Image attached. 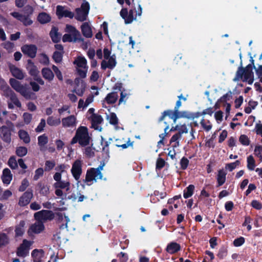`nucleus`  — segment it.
Here are the masks:
<instances>
[{
    "label": "nucleus",
    "mask_w": 262,
    "mask_h": 262,
    "mask_svg": "<svg viewBox=\"0 0 262 262\" xmlns=\"http://www.w3.org/2000/svg\"><path fill=\"white\" fill-rule=\"evenodd\" d=\"M250 63L248 64L245 68L243 67L242 61H241L240 66L238 68L235 74V76L233 78L234 81H238L240 79L244 82H248V84H251L254 81V74L252 69L256 68L254 65V60L252 56L250 59Z\"/></svg>",
    "instance_id": "1"
},
{
    "label": "nucleus",
    "mask_w": 262,
    "mask_h": 262,
    "mask_svg": "<svg viewBox=\"0 0 262 262\" xmlns=\"http://www.w3.org/2000/svg\"><path fill=\"white\" fill-rule=\"evenodd\" d=\"M90 140L91 137L89 134L88 127L80 126L77 129L75 135L71 141V144L78 143L81 146L85 147L90 144Z\"/></svg>",
    "instance_id": "2"
},
{
    "label": "nucleus",
    "mask_w": 262,
    "mask_h": 262,
    "mask_svg": "<svg viewBox=\"0 0 262 262\" xmlns=\"http://www.w3.org/2000/svg\"><path fill=\"white\" fill-rule=\"evenodd\" d=\"M9 83L15 91L19 93L26 99H30L35 95V94L29 90L27 86L21 84L19 81L14 78H10Z\"/></svg>",
    "instance_id": "3"
},
{
    "label": "nucleus",
    "mask_w": 262,
    "mask_h": 262,
    "mask_svg": "<svg viewBox=\"0 0 262 262\" xmlns=\"http://www.w3.org/2000/svg\"><path fill=\"white\" fill-rule=\"evenodd\" d=\"M166 116H168L172 120L171 124H173L176 123L177 120L179 118H185L189 119V112L187 111L180 112L179 110L177 111L168 110L163 112L161 116L159 119V122L164 120Z\"/></svg>",
    "instance_id": "4"
},
{
    "label": "nucleus",
    "mask_w": 262,
    "mask_h": 262,
    "mask_svg": "<svg viewBox=\"0 0 262 262\" xmlns=\"http://www.w3.org/2000/svg\"><path fill=\"white\" fill-rule=\"evenodd\" d=\"M34 219L36 221L42 222L51 221L54 219L55 214L52 211L48 210H42L34 213Z\"/></svg>",
    "instance_id": "5"
},
{
    "label": "nucleus",
    "mask_w": 262,
    "mask_h": 262,
    "mask_svg": "<svg viewBox=\"0 0 262 262\" xmlns=\"http://www.w3.org/2000/svg\"><path fill=\"white\" fill-rule=\"evenodd\" d=\"M21 51L24 55L31 58H34L36 56L37 47L33 44H26L21 46Z\"/></svg>",
    "instance_id": "6"
},
{
    "label": "nucleus",
    "mask_w": 262,
    "mask_h": 262,
    "mask_svg": "<svg viewBox=\"0 0 262 262\" xmlns=\"http://www.w3.org/2000/svg\"><path fill=\"white\" fill-rule=\"evenodd\" d=\"M31 243L27 239H24L23 243L17 248L16 255L19 257H25L29 254Z\"/></svg>",
    "instance_id": "7"
},
{
    "label": "nucleus",
    "mask_w": 262,
    "mask_h": 262,
    "mask_svg": "<svg viewBox=\"0 0 262 262\" xmlns=\"http://www.w3.org/2000/svg\"><path fill=\"white\" fill-rule=\"evenodd\" d=\"M33 196V190L31 189H28L19 198L18 205L20 207H24L28 205Z\"/></svg>",
    "instance_id": "8"
},
{
    "label": "nucleus",
    "mask_w": 262,
    "mask_h": 262,
    "mask_svg": "<svg viewBox=\"0 0 262 262\" xmlns=\"http://www.w3.org/2000/svg\"><path fill=\"white\" fill-rule=\"evenodd\" d=\"M82 161L76 160L72 164L71 173L74 179L78 181L82 173Z\"/></svg>",
    "instance_id": "9"
},
{
    "label": "nucleus",
    "mask_w": 262,
    "mask_h": 262,
    "mask_svg": "<svg viewBox=\"0 0 262 262\" xmlns=\"http://www.w3.org/2000/svg\"><path fill=\"white\" fill-rule=\"evenodd\" d=\"M134 10L130 9L129 11L127 8H122L120 12V15L124 19L126 24H129L133 22L136 18L134 17Z\"/></svg>",
    "instance_id": "10"
},
{
    "label": "nucleus",
    "mask_w": 262,
    "mask_h": 262,
    "mask_svg": "<svg viewBox=\"0 0 262 262\" xmlns=\"http://www.w3.org/2000/svg\"><path fill=\"white\" fill-rule=\"evenodd\" d=\"M56 14L59 19L63 17L73 18L74 16L73 12L65 9L63 6L60 5H58L56 7Z\"/></svg>",
    "instance_id": "11"
},
{
    "label": "nucleus",
    "mask_w": 262,
    "mask_h": 262,
    "mask_svg": "<svg viewBox=\"0 0 262 262\" xmlns=\"http://www.w3.org/2000/svg\"><path fill=\"white\" fill-rule=\"evenodd\" d=\"M11 129L7 126L3 125L0 127V136L4 142L10 143L11 141Z\"/></svg>",
    "instance_id": "12"
},
{
    "label": "nucleus",
    "mask_w": 262,
    "mask_h": 262,
    "mask_svg": "<svg viewBox=\"0 0 262 262\" xmlns=\"http://www.w3.org/2000/svg\"><path fill=\"white\" fill-rule=\"evenodd\" d=\"M98 171L95 169V168H90L86 171L85 182H90L93 180L96 181L97 179H99V174L98 173Z\"/></svg>",
    "instance_id": "13"
},
{
    "label": "nucleus",
    "mask_w": 262,
    "mask_h": 262,
    "mask_svg": "<svg viewBox=\"0 0 262 262\" xmlns=\"http://www.w3.org/2000/svg\"><path fill=\"white\" fill-rule=\"evenodd\" d=\"M66 31L71 33L74 38V42L77 41H83V39L81 37L80 33L75 27L67 25L66 28Z\"/></svg>",
    "instance_id": "14"
},
{
    "label": "nucleus",
    "mask_w": 262,
    "mask_h": 262,
    "mask_svg": "<svg viewBox=\"0 0 262 262\" xmlns=\"http://www.w3.org/2000/svg\"><path fill=\"white\" fill-rule=\"evenodd\" d=\"M91 120L92 127L95 130H101L102 128L100 127L99 129L98 125L101 124L103 121L102 117L99 114L92 115L90 117Z\"/></svg>",
    "instance_id": "15"
},
{
    "label": "nucleus",
    "mask_w": 262,
    "mask_h": 262,
    "mask_svg": "<svg viewBox=\"0 0 262 262\" xmlns=\"http://www.w3.org/2000/svg\"><path fill=\"white\" fill-rule=\"evenodd\" d=\"M27 69L28 71L29 74L33 78L36 77L39 74V72L37 67L31 59L27 60Z\"/></svg>",
    "instance_id": "16"
},
{
    "label": "nucleus",
    "mask_w": 262,
    "mask_h": 262,
    "mask_svg": "<svg viewBox=\"0 0 262 262\" xmlns=\"http://www.w3.org/2000/svg\"><path fill=\"white\" fill-rule=\"evenodd\" d=\"M76 118L71 115L62 119V124L64 127H73L76 125Z\"/></svg>",
    "instance_id": "17"
},
{
    "label": "nucleus",
    "mask_w": 262,
    "mask_h": 262,
    "mask_svg": "<svg viewBox=\"0 0 262 262\" xmlns=\"http://www.w3.org/2000/svg\"><path fill=\"white\" fill-rule=\"evenodd\" d=\"M51 19V15L45 12L39 13L37 17V20L41 25L50 23Z\"/></svg>",
    "instance_id": "18"
},
{
    "label": "nucleus",
    "mask_w": 262,
    "mask_h": 262,
    "mask_svg": "<svg viewBox=\"0 0 262 262\" xmlns=\"http://www.w3.org/2000/svg\"><path fill=\"white\" fill-rule=\"evenodd\" d=\"M181 250V246L176 242H171L166 247V251L169 254H172Z\"/></svg>",
    "instance_id": "19"
},
{
    "label": "nucleus",
    "mask_w": 262,
    "mask_h": 262,
    "mask_svg": "<svg viewBox=\"0 0 262 262\" xmlns=\"http://www.w3.org/2000/svg\"><path fill=\"white\" fill-rule=\"evenodd\" d=\"M50 36L54 43H57L60 40L61 34L58 32V28L57 27L53 26L52 27Z\"/></svg>",
    "instance_id": "20"
},
{
    "label": "nucleus",
    "mask_w": 262,
    "mask_h": 262,
    "mask_svg": "<svg viewBox=\"0 0 262 262\" xmlns=\"http://www.w3.org/2000/svg\"><path fill=\"white\" fill-rule=\"evenodd\" d=\"M10 70L13 76L15 77L16 79L19 80L24 79L25 77L24 74L20 69L12 65L10 67Z\"/></svg>",
    "instance_id": "21"
},
{
    "label": "nucleus",
    "mask_w": 262,
    "mask_h": 262,
    "mask_svg": "<svg viewBox=\"0 0 262 262\" xmlns=\"http://www.w3.org/2000/svg\"><path fill=\"white\" fill-rule=\"evenodd\" d=\"M56 215L57 216L56 220L57 222L58 223H61L63 220V218L65 219V223H62L59 226V228L60 229H63L64 228H68V223L70 222V219L68 216H66L65 214L64 215V217L63 216V214L60 212H57L56 213Z\"/></svg>",
    "instance_id": "22"
},
{
    "label": "nucleus",
    "mask_w": 262,
    "mask_h": 262,
    "mask_svg": "<svg viewBox=\"0 0 262 262\" xmlns=\"http://www.w3.org/2000/svg\"><path fill=\"white\" fill-rule=\"evenodd\" d=\"M30 229L35 234L40 233L45 229V226L43 222L41 221H36V223L31 225Z\"/></svg>",
    "instance_id": "23"
},
{
    "label": "nucleus",
    "mask_w": 262,
    "mask_h": 262,
    "mask_svg": "<svg viewBox=\"0 0 262 262\" xmlns=\"http://www.w3.org/2000/svg\"><path fill=\"white\" fill-rule=\"evenodd\" d=\"M81 32L86 38H91L93 36L92 29L88 23H84L81 26Z\"/></svg>",
    "instance_id": "24"
},
{
    "label": "nucleus",
    "mask_w": 262,
    "mask_h": 262,
    "mask_svg": "<svg viewBox=\"0 0 262 262\" xmlns=\"http://www.w3.org/2000/svg\"><path fill=\"white\" fill-rule=\"evenodd\" d=\"M2 179L4 184L7 185L10 184L12 179V174L9 168H6L3 169Z\"/></svg>",
    "instance_id": "25"
},
{
    "label": "nucleus",
    "mask_w": 262,
    "mask_h": 262,
    "mask_svg": "<svg viewBox=\"0 0 262 262\" xmlns=\"http://www.w3.org/2000/svg\"><path fill=\"white\" fill-rule=\"evenodd\" d=\"M41 74L44 79L49 82L52 81L54 78V74L49 68H43L41 70Z\"/></svg>",
    "instance_id": "26"
},
{
    "label": "nucleus",
    "mask_w": 262,
    "mask_h": 262,
    "mask_svg": "<svg viewBox=\"0 0 262 262\" xmlns=\"http://www.w3.org/2000/svg\"><path fill=\"white\" fill-rule=\"evenodd\" d=\"M226 174V172L224 171L223 169H220L218 171V173L216 177L217 187L221 186L225 183Z\"/></svg>",
    "instance_id": "27"
},
{
    "label": "nucleus",
    "mask_w": 262,
    "mask_h": 262,
    "mask_svg": "<svg viewBox=\"0 0 262 262\" xmlns=\"http://www.w3.org/2000/svg\"><path fill=\"white\" fill-rule=\"evenodd\" d=\"M118 98V93L116 92H113L108 93L104 99V101L108 104H114Z\"/></svg>",
    "instance_id": "28"
},
{
    "label": "nucleus",
    "mask_w": 262,
    "mask_h": 262,
    "mask_svg": "<svg viewBox=\"0 0 262 262\" xmlns=\"http://www.w3.org/2000/svg\"><path fill=\"white\" fill-rule=\"evenodd\" d=\"M25 225V222L24 220H21L19 222L18 225L15 226V234L16 237L21 236L24 233V227Z\"/></svg>",
    "instance_id": "29"
},
{
    "label": "nucleus",
    "mask_w": 262,
    "mask_h": 262,
    "mask_svg": "<svg viewBox=\"0 0 262 262\" xmlns=\"http://www.w3.org/2000/svg\"><path fill=\"white\" fill-rule=\"evenodd\" d=\"M0 89L3 92V95L7 98H9L15 93L7 84L6 82L0 86Z\"/></svg>",
    "instance_id": "30"
},
{
    "label": "nucleus",
    "mask_w": 262,
    "mask_h": 262,
    "mask_svg": "<svg viewBox=\"0 0 262 262\" xmlns=\"http://www.w3.org/2000/svg\"><path fill=\"white\" fill-rule=\"evenodd\" d=\"M79 68H87V61L84 57L78 56L73 62Z\"/></svg>",
    "instance_id": "31"
},
{
    "label": "nucleus",
    "mask_w": 262,
    "mask_h": 262,
    "mask_svg": "<svg viewBox=\"0 0 262 262\" xmlns=\"http://www.w3.org/2000/svg\"><path fill=\"white\" fill-rule=\"evenodd\" d=\"M43 253L42 249H35L32 251L31 255L34 262H40L41 258V254Z\"/></svg>",
    "instance_id": "32"
},
{
    "label": "nucleus",
    "mask_w": 262,
    "mask_h": 262,
    "mask_svg": "<svg viewBox=\"0 0 262 262\" xmlns=\"http://www.w3.org/2000/svg\"><path fill=\"white\" fill-rule=\"evenodd\" d=\"M195 187L193 185H189L184 190L183 196L185 199H188L191 197L194 192Z\"/></svg>",
    "instance_id": "33"
},
{
    "label": "nucleus",
    "mask_w": 262,
    "mask_h": 262,
    "mask_svg": "<svg viewBox=\"0 0 262 262\" xmlns=\"http://www.w3.org/2000/svg\"><path fill=\"white\" fill-rule=\"evenodd\" d=\"M37 186L39 188V193L44 196H47L49 193V187L47 185H45L41 182H39L37 184Z\"/></svg>",
    "instance_id": "34"
},
{
    "label": "nucleus",
    "mask_w": 262,
    "mask_h": 262,
    "mask_svg": "<svg viewBox=\"0 0 262 262\" xmlns=\"http://www.w3.org/2000/svg\"><path fill=\"white\" fill-rule=\"evenodd\" d=\"M18 136L25 143H29L30 142V138L28 132L24 130H19Z\"/></svg>",
    "instance_id": "35"
},
{
    "label": "nucleus",
    "mask_w": 262,
    "mask_h": 262,
    "mask_svg": "<svg viewBox=\"0 0 262 262\" xmlns=\"http://www.w3.org/2000/svg\"><path fill=\"white\" fill-rule=\"evenodd\" d=\"M247 168L251 171L254 170L256 166L255 160L252 155L249 156L247 158Z\"/></svg>",
    "instance_id": "36"
},
{
    "label": "nucleus",
    "mask_w": 262,
    "mask_h": 262,
    "mask_svg": "<svg viewBox=\"0 0 262 262\" xmlns=\"http://www.w3.org/2000/svg\"><path fill=\"white\" fill-rule=\"evenodd\" d=\"M75 12L76 14L75 18L76 20L80 21H84L86 19L88 15L84 16V13L80 10V8H76Z\"/></svg>",
    "instance_id": "37"
},
{
    "label": "nucleus",
    "mask_w": 262,
    "mask_h": 262,
    "mask_svg": "<svg viewBox=\"0 0 262 262\" xmlns=\"http://www.w3.org/2000/svg\"><path fill=\"white\" fill-rule=\"evenodd\" d=\"M232 98V93L231 91H228L226 94L222 96L219 100L218 102L226 104Z\"/></svg>",
    "instance_id": "38"
},
{
    "label": "nucleus",
    "mask_w": 262,
    "mask_h": 262,
    "mask_svg": "<svg viewBox=\"0 0 262 262\" xmlns=\"http://www.w3.org/2000/svg\"><path fill=\"white\" fill-rule=\"evenodd\" d=\"M101 144L103 145L102 147V154L104 155L105 158L110 157V149H109V143L108 141H102Z\"/></svg>",
    "instance_id": "39"
},
{
    "label": "nucleus",
    "mask_w": 262,
    "mask_h": 262,
    "mask_svg": "<svg viewBox=\"0 0 262 262\" xmlns=\"http://www.w3.org/2000/svg\"><path fill=\"white\" fill-rule=\"evenodd\" d=\"M70 183L69 182H64L60 181L54 184V187L56 188L64 189L67 188V190L69 189Z\"/></svg>",
    "instance_id": "40"
},
{
    "label": "nucleus",
    "mask_w": 262,
    "mask_h": 262,
    "mask_svg": "<svg viewBox=\"0 0 262 262\" xmlns=\"http://www.w3.org/2000/svg\"><path fill=\"white\" fill-rule=\"evenodd\" d=\"M63 57V52H60L57 51L53 53L52 58L55 62L58 63L62 61Z\"/></svg>",
    "instance_id": "41"
},
{
    "label": "nucleus",
    "mask_w": 262,
    "mask_h": 262,
    "mask_svg": "<svg viewBox=\"0 0 262 262\" xmlns=\"http://www.w3.org/2000/svg\"><path fill=\"white\" fill-rule=\"evenodd\" d=\"M56 165L54 160H47L45 161L44 170L45 171H50L55 167Z\"/></svg>",
    "instance_id": "42"
},
{
    "label": "nucleus",
    "mask_w": 262,
    "mask_h": 262,
    "mask_svg": "<svg viewBox=\"0 0 262 262\" xmlns=\"http://www.w3.org/2000/svg\"><path fill=\"white\" fill-rule=\"evenodd\" d=\"M47 124L50 126H57L61 123L60 119H55L53 116H50L48 118Z\"/></svg>",
    "instance_id": "43"
},
{
    "label": "nucleus",
    "mask_w": 262,
    "mask_h": 262,
    "mask_svg": "<svg viewBox=\"0 0 262 262\" xmlns=\"http://www.w3.org/2000/svg\"><path fill=\"white\" fill-rule=\"evenodd\" d=\"M48 142V138L46 134H43L38 137V144L40 147L45 146Z\"/></svg>",
    "instance_id": "44"
},
{
    "label": "nucleus",
    "mask_w": 262,
    "mask_h": 262,
    "mask_svg": "<svg viewBox=\"0 0 262 262\" xmlns=\"http://www.w3.org/2000/svg\"><path fill=\"white\" fill-rule=\"evenodd\" d=\"M27 148L24 146L17 147L15 151L16 155L19 157H24L27 155Z\"/></svg>",
    "instance_id": "45"
},
{
    "label": "nucleus",
    "mask_w": 262,
    "mask_h": 262,
    "mask_svg": "<svg viewBox=\"0 0 262 262\" xmlns=\"http://www.w3.org/2000/svg\"><path fill=\"white\" fill-rule=\"evenodd\" d=\"M8 164L12 169H14L18 167V163L14 156L10 157V158L9 159Z\"/></svg>",
    "instance_id": "46"
},
{
    "label": "nucleus",
    "mask_w": 262,
    "mask_h": 262,
    "mask_svg": "<svg viewBox=\"0 0 262 262\" xmlns=\"http://www.w3.org/2000/svg\"><path fill=\"white\" fill-rule=\"evenodd\" d=\"M9 243V238L6 233L0 234V248Z\"/></svg>",
    "instance_id": "47"
},
{
    "label": "nucleus",
    "mask_w": 262,
    "mask_h": 262,
    "mask_svg": "<svg viewBox=\"0 0 262 262\" xmlns=\"http://www.w3.org/2000/svg\"><path fill=\"white\" fill-rule=\"evenodd\" d=\"M239 142L244 146H248L250 141L248 136L246 135H242L239 138Z\"/></svg>",
    "instance_id": "48"
},
{
    "label": "nucleus",
    "mask_w": 262,
    "mask_h": 262,
    "mask_svg": "<svg viewBox=\"0 0 262 262\" xmlns=\"http://www.w3.org/2000/svg\"><path fill=\"white\" fill-rule=\"evenodd\" d=\"M107 63L108 64V66H109V69H113L116 64H117V62L116 61V56L115 54H113V55H112L108 59V61H107Z\"/></svg>",
    "instance_id": "49"
},
{
    "label": "nucleus",
    "mask_w": 262,
    "mask_h": 262,
    "mask_svg": "<svg viewBox=\"0 0 262 262\" xmlns=\"http://www.w3.org/2000/svg\"><path fill=\"white\" fill-rule=\"evenodd\" d=\"M254 154L260 162L262 161V145H256L254 150Z\"/></svg>",
    "instance_id": "50"
},
{
    "label": "nucleus",
    "mask_w": 262,
    "mask_h": 262,
    "mask_svg": "<svg viewBox=\"0 0 262 262\" xmlns=\"http://www.w3.org/2000/svg\"><path fill=\"white\" fill-rule=\"evenodd\" d=\"M165 160L159 157L157 159L156 162V168L157 170H160L162 168H163L165 165Z\"/></svg>",
    "instance_id": "51"
},
{
    "label": "nucleus",
    "mask_w": 262,
    "mask_h": 262,
    "mask_svg": "<svg viewBox=\"0 0 262 262\" xmlns=\"http://www.w3.org/2000/svg\"><path fill=\"white\" fill-rule=\"evenodd\" d=\"M52 68L58 79L62 81L63 80L62 74L58 68L55 65H53Z\"/></svg>",
    "instance_id": "52"
},
{
    "label": "nucleus",
    "mask_w": 262,
    "mask_h": 262,
    "mask_svg": "<svg viewBox=\"0 0 262 262\" xmlns=\"http://www.w3.org/2000/svg\"><path fill=\"white\" fill-rule=\"evenodd\" d=\"M85 90V84L84 83L83 81H81V85L80 88L75 89L74 91L76 94L79 96H82Z\"/></svg>",
    "instance_id": "53"
},
{
    "label": "nucleus",
    "mask_w": 262,
    "mask_h": 262,
    "mask_svg": "<svg viewBox=\"0 0 262 262\" xmlns=\"http://www.w3.org/2000/svg\"><path fill=\"white\" fill-rule=\"evenodd\" d=\"M44 169L42 168H38L35 171V174L33 177V180L37 181L39 179L40 177L43 175Z\"/></svg>",
    "instance_id": "54"
},
{
    "label": "nucleus",
    "mask_w": 262,
    "mask_h": 262,
    "mask_svg": "<svg viewBox=\"0 0 262 262\" xmlns=\"http://www.w3.org/2000/svg\"><path fill=\"white\" fill-rule=\"evenodd\" d=\"M228 254V250L226 248L222 247L220 249L217 256L220 259H223L226 257Z\"/></svg>",
    "instance_id": "55"
},
{
    "label": "nucleus",
    "mask_w": 262,
    "mask_h": 262,
    "mask_svg": "<svg viewBox=\"0 0 262 262\" xmlns=\"http://www.w3.org/2000/svg\"><path fill=\"white\" fill-rule=\"evenodd\" d=\"M189 161L188 159L185 157H183L180 160V164L181 166V168L182 170H185L187 169Z\"/></svg>",
    "instance_id": "56"
},
{
    "label": "nucleus",
    "mask_w": 262,
    "mask_h": 262,
    "mask_svg": "<svg viewBox=\"0 0 262 262\" xmlns=\"http://www.w3.org/2000/svg\"><path fill=\"white\" fill-rule=\"evenodd\" d=\"M11 102L15 105L18 107H21V104L20 102L19 101L17 97V96L15 93L13 94L11 97H9Z\"/></svg>",
    "instance_id": "57"
},
{
    "label": "nucleus",
    "mask_w": 262,
    "mask_h": 262,
    "mask_svg": "<svg viewBox=\"0 0 262 262\" xmlns=\"http://www.w3.org/2000/svg\"><path fill=\"white\" fill-rule=\"evenodd\" d=\"M20 21L22 22L23 25L26 26H30L33 23V21L30 19L29 15L27 16L23 15Z\"/></svg>",
    "instance_id": "58"
},
{
    "label": "nucleus",
    "mask_w": 262,
    "mask_h": 262,
    "mask_svg": "<svg viewBox=\"0 0 262 262\" xmlns=\"http://www.w3.org/2000/svg\"><path fill=\"white\" fill-rule=\"evenodd\" d=\"M29 183L28 180L25 178L23 180L20 186L19 187L18 190L20 192H24L29 186Z\"/></svg>",
    "instance_id": "59"
},
{
    "label": "nucleus",
    "mask_w": 262,
    "mask_h": 262,
    "mask_svg": "<svg viewBox=\"0 0 262 262\" xmlns=\"http://www.w3.org/2000/svg\"><path fill=\"white\" fill-rule=\"evenodd\" d=\"M109 122L112 125H117L118 123V119L116 114L115 113H111L110 114Z\"/></svg>",
    "instance_id": "60"
},
{
    "label": "nucleus",
    "mask_w": 262,
    "mask_h": 262,
    "mask_svg": "<svg viewBox=\"0 0 262 262\" xmlns=\"http://www.w3.org/2000/svg\"><path fill=\"white\" fill-rule=\"evenodd\" d=\"M46 126V120L45 119H41L40 122L35 128V132L36 133H41L43 130V128Z\"/></svg>",
    "instance_id": "61"
},
{
    "label": "nucleus",
    "mask_w": 262,
    "mask_h": 262,
    "mask_svg": "<svg viewBox=\"0 0 262 262\" xmlns=\"http://www.w3.org/2000/svg\"><path fill=\"white\" fill-rule=\"evenodd\" d=\"M80 8L84 13V16L88 15L90 10V5L88 2H86L84 3H82Z\"/></svg>",
    "instance_id": "62"
},
{
    "label": "nucleus",
    "mask_w": 262,
    "mask_h": 262,
    "mask_svg": "<svg viewBox=\"0 0 262 262\" xmlns=\"http://www.w3.org/2000/svg\"><path fill=\"white\" fill-rule=\"evenodd\" d=\"M245 238L243 236L235 238L233 241V245L235 247H239L243 245L245 243Z\"/></svg>",
    "instance_id": "63"
},
{
    "label": "nucleus",
    "mask_w": 262,
    "mask_h": 262,
    "mask_svg": "<svg viewBox=\"0 0 262 262\" xmlns=\"http://www.w3.org/2000/svg\"><path fill=\"white\" fill-rule=\"evenodd\" d=\"M42 57L40 60V63L45 66H48L49 64L50 60L48 56L45 53H42L41 54Z\"/></svg>",
    "instance_id": "64"
}]
</instances>
